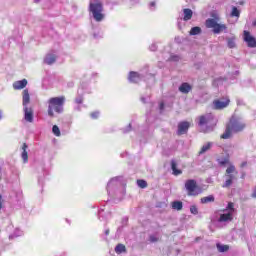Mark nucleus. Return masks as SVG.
<instances>
[{"mask_svg": "<svg viewBox=\"0 0 256 256\" xmlns=\"http://www.w3.org/2000/svg\"><path fill=\"white\" fill-rule=\"evenodd\" d=\"M106 189L109 197H117L119 193L120 195H125V184L123 183V177L117 176L111 178Z\"/></svg>", "mask_w": 256, "mask_h": 256, "instance_id": "obj_1", "label": "nucleus"}, {"mask_svg": "<svg viewBox=\"0 0 256 256\" xmlns=\"http://www.w3.org/2000/svg\"><path fill=\"white\" fill-rule=\"evenodd\" d=\"M236 213L237 209H235V203L229 202L225 209L218 212L219 217L217 218V223H221L222 225L231 223Z\"/></svg>", "mask_w": 256, "mask_h": 256, "instance_id": "obj_2", "label": "nucleus"}, {"mask_svg": "<svg viewBox=\"0 0 256 256\" xmlns=\"http://www.w3.org/2000/svg\"><path fill=\"white\" fill-rule=\"evenodd\" d=\"M245 129V124L243 120L232 116L229 124L226 126L225 132L221 135V139H229L232 133H239Z\"/></svg>", "mask_w": 256, "mask_h": 256, "instance_id": "obj_3", "label": "nucleus"}, {"mask_svg": "<svg viewBox=\"0 0 256 256\" xmlns=\"http://www.w3.org/2000/svg\"><path fill=\"white\" fill-rule=\"evenodd\" d=\"M65 96L52 97L48 100V115L55 117V113L61 115L64 111Z\"/></svg>", "mask_w": 256, "mask_h": 256, "instance_id": "obj_4", "label": "nucleus"}, {"mask_svg": "<svg viewBox=\"0 0 256 256\" xmlns=\"http://www.w3.org/2000/svg\"><path fill=\"white\" fill-rule=\"evenodd\" d=\"M214 18H208L205 21V27L206 29H212V33L214 35H219L221 33H227V25L225 24H219L217 21H219V17L212 15Z\"/></svg>", "mask_w": 256, "mask_h": 256, "instance_id": "obj_5", "label": "nucleus"}, {"mask_svg": "<svg viewBox=\"0 0 256 256\" xmlns=\"http://www.w3.org/2000/svg\"><path fill=\"white\" fill-rule=\"evenodd\" d=\"M89 12L96 23H101V21L105 19V14L103 13V3L100 1L90 2Z\"/></svg>", "mask_w": 256, "mask_h": 256, "instance_id": "obj_6", "label": "nucleus"}, {"mask_svg": "<svg viewBox=\"0 0 256 256\" xmlns=\"http://www.w3.org/2000/svg\"><path fill=\"white\" fill-rule=\"evenodd\" d=\"M185 189L191 197H197L203 193V188L197 185V181L189 179L185 182Z\"/></svg>", "mask_w": 256, "mask_h": 256, "instance_id": "obj_7", "label": "nucleus"}, {"mask_svg": "<svg viewBox=\"0 0 256 256\" xmlns=\"http://www.w3.org/2000/svg\"><path fill=\"white\" fill-rule=\"evenodd\" d=\"M147 79L155 80V77L152 74H143L138 72H130L128 75L129 83H141V81H147Z\"/></svg>", "mask_w": 256, "mask_h": 256, "instance_id": "obj_8", "label": "nucleus"}, {"mask_svg": "<svg viewBox=\"0 0 256 256\" xmlns=\"http://www.w3.org/2000/svg\"><path fill=\"white\" fill-rule=\"evenodd\" d=\"M233 173H235V165L231 164L226 169V174H225L226 180L222 185L224 189H228V187L233 185V181H237V176Z\"/></svg>", "mask_w": 256, "mask_h": 256, "instance_id": "obj_9", "label": "nucleus"}, {"mask_svg": "<svg viewBox=\"0 0 256 256\" xmlns=\"http://www.w3.org/2000/svg\"><path fill=\"white\" fill-rule=\"evenodd\" d=\"M198 119V125L201 128V131H203V133H209L210 129L205 127H207V125H209V123L215 119V116L213 114H206L200 116Z\"/></svg>", "mask_w": 256, "mask_h": 256, "instance_id": "obj_10", "label": "nucleus"}, {"mask_svg": "<svg viewBox=\"0 0 256 256\" xmlns=\"http://www.w3.org/2000/svg\"><path fill=\"white\" fill-rule=\"evenodd\" d=\"M244 41L247 43L248 47L255 48L256 47V39L251 36L249 31H244Z\"/></svg>", "mask_w": 256, "mask_h": 256, "instance_id": "obj_11", "label": "nucleus"}, {"mask_svg": "<svg viewBox=\"0 0 256 256\" xmlns=\"http://www.w3.org/2000/svg\"><path fill=\"white\" fill-rule=\"evenodd\" d=\"M191 124L187 121L180 122L178 124L177 135H185L189 131Z\"/></svg>", "mask_w": 256, "mask_h": 256, "instance_id": "obj_12", "label": "nucleus"}, {"mask_svg": "<svg viewBox=\"0 0 256 256\" xmlns=\"http://www.w3.org/2000/svg\"><path fill=\"white\" fill-rule=\"evenodd\" d=\"M229 103H230L229 98L215 100L213 102L214 109H225V107H227Z\"/></svg>", "mask_w": 256, "mask_h": 256, "instance_id": "obj_13", "label": "nucleus"}, {"mask_svg": "<svg viewBox=\"0 0 256 256\" xmlns=\"http://www.w3.org/2000/svg\"><path fill=\"white\" fill-rule=\"evenodd\" d=\"M24 119L27 121V123H33V108L24 107Z\"/></svg>", "mask_w": 256, "mask_h": 256, "instance_id": "obj_14", "label": "nucleus"}, {"mask_svg": "<svg viewBox=\"0 0 256 256\" xmlns=\"http://www.w3.org/2000/svg\"><path fill=\"white\" fill-rule=\"evenodd\" d=\"M56 61L57 54L55 53V51L48 53L44 59V63H46V65H53V63H55Z\"/></svg>", "mask_w": 256, "mask_h": 256, "instance_id": "obj_15", "label": "nucleus"}, {"mask_svg": "<svg viewBox=\"0 0 256 256\" xmlns=\"http://www.w3.org/2000/svg\"><path fill=\"white\" fill-rule=\"evenodd\" d=\"M193 89V86H191V84L187 83V82H183L179 88L178 91H180V93H183L184 95H187L189 92H191Z\"/></svg>", "mask_w": 256, "mask_h": 256, "instance_id": "obj_16", "label": "nucleus"}, {"mask_svg": "<svg viewBox=\"0 0 256 256\" xmlns=\"http://www.w3.org/2000/svg\"><path fill=\"white\" fill-rule=\"evenodd\" d=\"M30 102H31V96H29V90L25 89L23 90V96H22L23 108L27 107V105H29Z\"/></svg>", "mask_w": 256, "mask_h": 256, "instance_id": "obj_17", "label": "nucleus"}, {"mask_svg": "<svg viewBox=\"0 0 256 256\" xmlns=\"http://www.w3.org/2000/svg\"><path fill=\"white\" fill-rule=\"evenodd\" d=\"M27 87V79H22L13 83V88L16 90L25 89Z\"/></svg>", "mask_w": 256, "mask_h": 256, "instance_id": "obj_18", "label": "nucleus"}, {"mask_svg": "<svg viewBox=\"0 0 256 256\" xmlns=\"http://www.w3.org/2000/svg\"><path fill=\"white\" fill-rule=\"evenodd\" d=\"M105 213V209L100 208L98 210V219L99 221H107L109 217L111 216V213H108L107 215H103Z\"/></svg>", "mask_w": 256, "mask_h": 256, "instance_id": "obj_19", "label": "nucleus"}, {"mask_svg": "<svg viewBox=\"0 0 256 256\" xmlns=\"http://www.w3.org/2000/svg\"><path fill=\"white\" fill-rule=\"evenodd\" d=\"M183 13H184V17L183 19L185 21H190V19L193 17V10L189 9V8H185L183 10Z\"/></svg>", "mask_w": 256, "mask_h": 256, "instance_id": "obj_20", "label": "nucleus"}, {"mask_svg": "<svg viewBox=\"0 0 256 256\" xmlns=\"http://www.w3.org/2000/svg\"><path fill=\"white\" fill-rule=\"evenodd\" d=\"M22 154H21V157L23 159V162L24 163H27V161H29V155L27 154V144L24 143L23 146H22Z\"/></svg>", "mask_w": 256, "mask_h": 256, "instance_id": "obj_21", "label": "nucleus"}, {"mask_svg": "<svg viewBox=\"0 0 256 256\" xmlns=\"http://www.w3.org/2000/svg\"><path fill=\"white\" fill-rule=\"evenodd\" d=\"M171 169L173 171V175H181L183 172L177 169V162L174 160L171 161Z\"/></svg>", "mask_w": 256, "mask_h": 256, "instance_id": "obj_22", "label": "nucleus"}, {"mask_svg": "<svg viewBox=\"0 0 256 256\" xmlns=\"http://www.w3.org/2000/svg\"><path fill=\"white\" fill-rule=\"evenodd\" d=\"M172 209H175V211H181V209H183V202L179 200L172 202Z\"/></svg>", "mask_w": 256, "mask_h": 256, "instance_id": "obj_23", "label": "nucleus"}, {"mask_svg": "<svg viewBox=\"0 0 256 256\" xmlns=\"http://www.w3.org/2000/svg\"><path fill=\"white\" fill-rule=\"evenodd\" d=\"M247 245L249 248L256 247V234L252 233L250 240L247 241Z\"/></svg>", "mask_w": 256, "mask_h": 256, "instance_id": "obj_24", "label": "nucleus"}, {"mask_svg": "<svg viewBox=\"0 0 256 256\" xmlns=\"http://www.w3.org/2000/svg\"><path fill=\"white\" fill-rule=\"evenodd\" d=\"M76 105H82L83 104V92L81 89L78 90V95L75 98Z\"/></svg>", "mask_w": 256, "mask_h": 256, "instance_id": "obj_25", "label": "nucleus"}, {"mask_svg": "<svg viewBox=\"0 0 256 256\" xmlns=\"http://www.w3.org/2000/svg\"><path fill=\"white\" fill-rule=\"evenodd\" d=\"M214 201H215V196H213V195H209V196L201 198L202 204L213 203Z\"/></svg>", "mask_w": 256, "mask_h": 256, "instance_id": "obj_26", "label": "nucleus"}, {"mask_svg": "<svg viewBox=\"0 0 256 256\" xmlns=\"http://www.w3.org/2000/svg\"><path fill=\"white\" fill-rule=\"evenodd\" d=\"M212 146H213V143L211 142L204 144L200 150V155H203V153H207V151H209Z\"/></svg>", "mask_w": 256, "mask_h": 256, "instance_id": "obj_27", "label": "nucleus"}, {"mask_svg": "<svg viewBox=\"0 0 256 256\" xmlns=\"http://www.w3.org/2000/svg\"><path fill=\"white\" fill-rule=\"evenodd\" d=\"M23 235V232L21 229H16L14 232L9 236V239H17V237H21Z\"/></svg>", "mask_w": 256, "mask_h": 256, "instance_id": "obj_28", "label": "nucleus"}, {"mask_svg": "<svg viewBox=\"0 0 256 256\" xmlns=\"http://www.w3.org/2000/svg\"><path fill=\"white\" fill-rule=\"evenodd\" d=\"M241 11L235 6L232 7V11L230 13V17H240Z\"/></svg>", "mask_w": 256, "mask_h": 256, "instance_id": "obj_29", "label": "nucleus"}, {"mask_svg": "<svg viewBox=\"0 0 256 256\" xmlns=\"http://www.w3.org/2000/svg\"><path fill=\"white\" fill-rule=\"evenodd\" d=\"M229 49H235V37L226 38Z\"/></svg>", "mask_w": 256, "mask_h": 256, "instance_id": "obj_30", "label": "nucleus"}, {"mask_svg": "<svg viewBox=\"0 0 256 256\" xmlns=\"http://www.w3.org/2000/svg\"><path fill=\"white\" fill-rule=\"evenodd\" d=\"M200 33H201V27L199 26L192 27L190 30V35H200Z\"/></svg>", "mask_w": 256, "mask_h": 256, "instance_id": "obj_31", "label": "nucleus"}, {"mask_svg": "<svg viewBox=\"0 0 256 256\" xmlns=\"http://www.w3.org/2000/svg\"><path fill=\"white\" fill-rule=\"evenodd\" d=\"M115 252L118 253V254L125 253V245H123V244H118V245L115 247Z\"/></svg>", "mask_w": 256, "mask_h": 256, "instance_id": "obj_32", "label": "nucleus"}, {"mask_svg": "<svg viewBox=\"0 0 256 256\" xmlns=\"http://www.w3.org/2000/svg\"><path fill=\"white\" fill-rule=\"evenodd\" d=\"M217 249L220 253H225V251H229V246L217 244Z\"/></svg>", "mask_w": 256, "mask_h": 256, "instance_id": "obj_33", "label": "nucleus"}, {"mask_svg": "<svg viewBox=\"0 0 256 256\" xmlns=\"http://www.w3.org/2000/svg\"><path fill=\"white\" fill-rule=\"evenodd\" d=\"M52 133H54L56 137H61V130L59 129V126L54 125L52 127Z\"/></svg>", "mask_w": 256, "mask_h": 256, "instance_id": "obj_34", "label": "nucleus"}, {"mask_svg": "<svg viewBox=\"0 0 256 256\" xmlns=\"http://www.w3.org/2000/svg\"><path fill=\"white\" fill-rule=\"evenodd\" d=\"M159 241V234H152L149 236L150 243H157Z\"/></svg>", "mask_w": 256, "mask_h": 256, "instance_id": "obj_35", "label": "nucleus"}, {"mask_svg": "<svg viewBox=\"0 0 256 256\" xmlns=\"http://www.w3.org/2000/svg\"><path fill=\"white\" fill-rule=\"evenodd\" d=\"M137 185L140 187V189H145L147 187V181L145 180H137Z\"/></svg>", "mask_w": 256, "mask_h": 256, "instance_id": "obj_36", "label": "nucleus"}, {"mask_svg": "<svg viewBox=\"0 0 256 256\" xmlns=\"http://www.w3.org/2000/svg\"><path fill=\"white\" fill-rule=\"evenodd\" d=\"M217 162L219 163V165H227V163H229V158L228 157L218 158Z\"/></svg>", "mask_w": 256, "mask_h": 256, "instance_id": "obj_37", "label": "nucleus"}, {"mask_svg": "<svg viewBox=\"0 0 256 256\" xmlns=\"http://www.w3.org/2000/svg\"><path fill=\"white\" fill-rule=\"evenodd\" d=\"M190 212L192 213V215H198L199 209H197V206L192 205L190 206Z\"/></svg>", "mask_w": 256, "mask_h": 256, "instance_id": "obj_38", "label": "nucleus"}, {"mask_svg": "<svg viewBox=\"0 0 256 256\" xmlns=\"http://www.w3.org/2000/svg\"><path fill=\"white\" fill-rule=\"evenodd\" d=\"M181 57H179V55H172L169 58V61H174V63H177L178 61H180Z\"/></svg>", "mask_w": 256, "mask_h": 256, "instance_id": "obj_39", "label": "nucleus"}, {"mask_svg": "<svg viewBox=\"0 0 256 256\" xmlns=\"http://www.w3.org/2000/svg\"><path fill=\"white\" fill-rule=\"evenodd\" d=\"M109 233H110L109 228L105 227L104 228V235H102V239H104V241H107V237H108Z\"/></svg>", "mask_w": 256, "mask_h": 256, "instance_id": "obj_40", "label": "nucleus"}, {"mask_svg": "<svg viewBox=\"0 0 256 256\" xmlns=\"http://www.w3.org/2000/svg\"><path fill=\"white\" fill-rule=\"evenodd\" d=\"M237 75H239V71H235L233 74H228L227 79H230L231 81H233V79H235Z\"/></svg>", "mask_w": 256, "mask_h": 256, "instance_id": "obj_41", "label": "nucleus"}, {"mask_svg": "<svg viewBox=\"0 0 256 256\" xmlns=\"http://www.w3.org/2000/svg\"><path fill=\"white\" fill-rule=\"evenodd\" d=\"M131 129H132V125L130 123L128 126H126L125 128L122 129V132L129 133L131 131Z\"/></svg>", "mask_w": 256, "mask_h": 256, "instance_id": "obj_42", "label": "nucleus"}, {"mask_svg": "<svg viewBox=\"0 0 256 256\" xmlns=\"http://www.w3.org/2000/svg\"><path fill=\"white\" fill-rule=\"evenodd\" d=\"M149 50H150V51H156V50H157V43L153 42V43L149 46Z\"/></svg>", "mask_w": 256, "mask_h": 256, "instance_id": "obj_43", "label": "nucleus"}, {"mask_svg": "<svg viewBox=\"0 0 256 256\" xmlns=\"http://www.w3.org/2000/svg\"><path fill=\"white\" fill-rule=\"evenodd\" d=\"M90 117L92 119H98L99 118V112L96 111V112L91 113Z\"/></svg>", "mask_w": 256, "mask_h": 256, "instance_id": "obj_44", "label": "nucleus"}, {"mask_svg": "<svg viewBox=\"0 0 256 256\" xmlns=\"http://www.w3.org/2000/svg\"><path fill=\"white\" fill-rule=\"evenodd\" d=\"M159 109H160V113H163V110L165 109V103L160 102Z\"/></svg>", "mask_w": 256, "mask_h": 256, "instance_id": "obj_45", "label": "nucleus"}, {"mask_svg": "<svg viewBox=\"0 0 256 256\" xmlns=\"http://www.w3.org/2000/svg\"><path fill=\"white\" fill-rule=\"evenodd\" d=\"M155 2H150L149 3V9H151V11H155Z\"/></svg>", "mask_w": 256, "mask_h": 256, "instance_id": "obj_46", "label": "nucleus"}, {"mask_svg": "<svg viewBox=\"0 0 256 256\" xmlns=\"http://www.w3.org/2000/svg\"><path fill=\"white\" fill-rule=\"evenodd\" d=\"M142 103H148L149 102V96L148 97H141Z\"/></svg>", "mask_w": 256, "mask_h": 256, "instance_id": "obj_47", "label": "nucleus"}, {"mask_svg": "<svg viewBox=\"0 0 256 256\" xmlns=\"http://www.w3.org/2000/svg\"><path fill=\"white\" fill-rule=\"evenodd\" d=\"M75 111H81V104H78L74 107Z\"/></svg>", "mask_w": 256, "mask_h": 256, "instance_id": "obj_48", "label": "nucleus"}, {"mask_svg": "<svg viewBox=\"0 0 256 256\" xmlns=\"http://www.w3.org/2000/svg\"><path fill=\"white\" fill-rule=\"evenodd\" d=\"M130 2L132 3V5H137V3H139V0H130Z\"/></svg>", "mask_w": 256, "mask_h": 256, "instance_id": "obj_49", "label": "nucleus"}, {"mask_svg": "<svg viewBox=\"0 0 256 256\" xmlns=\"http://www.w3.org/2000/svg\"><path fill=\"white\" fill-rule=\"evenodd\" d=\"M147 123H151V116H149V114H147V119H146Z\"/></svg>", "mask_w": 256, "mask_h": 256, "instance_id": "obj_50", "label": "nucleus"}, {"mask_svg": "<svg viewBox=\"0 0 256 256\" xmlns=\"http://www.w3.org/2000/svg\"><path fill=\"white\" fill-rule=\"evenodd\" d=\"M2 196L0 194V209H3V203L1 202Z\"/></svg>", "mask_w": 256, "mask_h": 256, "instance_id": "obj_51", "label": "nucleus"}, {"mask_svg": "<svg viewBox=\"0 0 256 256\" xmlns=\"http://www.w3.org/2000/svg\"><path fill=\"white\" fill-rule=\"evenodd\" d=\"M241 167L243 168V167H247V162H242L241 163Z\"/></svg>", "mask_w": 256, "mask_h": 256, "instance_id": "obj_52", "label": "nucleus"}, {"mask_svg": "<svg viewBox=\"0 0 256 256\" xmlns=\"http://www.w3.org/2000/svg\"><path fill=\"white\" fill-rule=\"evenodd\" d=\"M3 119V111L0 110V121Z\"/></svg>", "mask_w": 256, "mask_h": 256, "instance_id": "obj_53", "label": "nucleus"}, {"mask_svg": "<svg viewBox=\"0 0 256 256\" xmlns=\"http://www.w3.org/2000/svg\"><path fill=\"white\" fill-rule=\"evenodd\" d=\"M185 1H186V3H191V2H193L195 0H185Z\"/></svg>", "mask_w": 256, "mask_h": 256, "instance_id": "obj_54", "label": "nucleus"}, {"mask_svg": "<svg viewBox=\"0 0 256 256\" xmlns=\"http://www.w3.org/2000/svg\"><path fill=\"white\" fill-rule=\"evenodd\" d=\"M41 0H34V3H39Z\"/></svg>", "mask_w": 256, "mask_h": 256, "instance_id": "obj_55", "label": "nucleus"}, {"mask_svg": "<svg viewBox=\"0 0 256 256\" xmlns=\"http://www.w3.org/2000/svg\"><path fill=\"white\" fill-rule=\"evenodd\" d=\"M94 38L97 39V34H94Z\"/></svg>", "mask_w": 256, "mask_h": 256, "instance_id": "obj_56", "label": "nucleus"}, {"mask_svg": "<svg viewBox=\"0 0 256 256\" xmlns=\"http://www.w3.org/2000/svg\"><path fill=\"white\" fill-rule=\"evenodd\" d=\"M38 183H41V178L38 179Z\"/></svg>", "mask_w": 256, "mask_h": 256, "instance_id": "obj_57", "label": "nucleus"}, {"mask_svg": "<svg viewBox=\"0 0 256 256\" xmlns=\"http://www.w3.org/2000/svg\"><path fill=\"white\" fill-rule=\"evenodd\" d=\"M245 178V175H242V179H244Z\"/></svg>", "mask_w": 256, "mask_h": 256, "instance_id": "obj_58", "label": "nucleus"}]
</instances>
